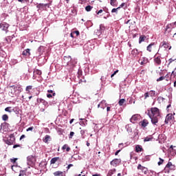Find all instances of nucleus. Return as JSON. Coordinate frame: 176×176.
Segmentation results:
<instances>
[{"mask_svg":"<svg viewBox=\"0 0 176 176\" xmlns=\"http://www.w3.org/2000/svg\"><path fill=\"white\" fill-rule=\"evenodd\" d=\"M148 116L151 120V123L157 126L159 122V118H160V110L157 107H152L150 111L148 112Z\"/></svg>","mask_w":176,"mask_h":176,"instance_id":"nucleus-1","label":"nucleus"},{"mask_svg":"<svg viewBox=\"0 0 176 176\" xmlns=\"http://www.w3.org/2000/svg\"><path fill=\"white\" fill-rule=\"evenodd\" d=\"M4 142L7 144V145H13L16 142V138L14 137V134H10L6 140H4Z\"/></svg>","mask_w":176,"mask_h":176,"instance_id":"nucleus-2","label":"nucleus"},{"mask_svg":"<svg viewBox=\"0 0 176 176\" xmlns=\"http://www.w3.org/2000/svg\"><path fill=\"white\" fill-rule=\"evenodd\" d=\"M71 56H65L64 57V63L66 64V65H69L70 67L72 65H75L76 64V62H72V61Z\"/></svg>","mask_w":176,"mask_h":176,"instance_id":"nucleus-3","label":"nucleus"},{"mask_svg":"<svg viewBox=\"0 0 176 176\" xmlns=\"http://www.w3.org/2000/svg\"><path fill=\"white\" fill-rule=\"evenodd\" d=\"M27 160H28V164L29 166H34V164H35V162H36V158H35V157L33 155H29L27 157Z\"/></svg>","mask_w":176,"mask_h":176,"instance_id":"nucleus-4","label":"nucleus"},{"mask_svg":"<svg viewBox=\"0 0 176 176\" xmlns=\"http://www.w3.org/2000/svg\"><path fill=\"white\" fill-rule=\"evenodd\" d=\"M11 87L14 90L15 93L17 94L18 96L21 93V91H23V88L20 85H12Z\"/></svg>","mask_w":176,"mask_h":176,"instance_id":"nucleus-5","label":"nucleus"},{"mask_svg":"<svg viewBox=\"0 0 176 176\" xmlns=\"http://www.w3.org/2000/svg\"><path fill=\"white\" fill-rule=\"evenodd\" d=\"M120 163H122V160L116 158L110 162V164L113 166V167H118Z\"/></svg>","mask_w":176,"mask_h":176,"instance_id":"nucleus-6","label":"nucleus"},{"mask_svg":"<svg viewBox=\"0 0 176 176\" xmlns=\"http://www.w3.org/2000/svg\"><path fill=\"white\" fill-rule=\"evenodd\" d=\"M160 47H164L166 50H171V45H170V43L166 42V41H162L160 43Z\"/></svg>","mask_w":176,"mask_h":176,"instance_id":"nucleus-7","label":"nucleus"},{"mask_svg":"<svg viewBox=\"0 0 176 176\" xmlns=\"http://www.w3.org/2000/svg\"><path fill=\"white\" fill-rule=\"evenodd\" d=\"M148 58L145 57H142L138 60V63L140 65H145V64H148Z\"/></svg>","mask_w":176,"mask_h":176,"instance_id":"nucleus-8","label":"nucleus"},{"mask_svg":"<svg viewBox=\"0 0 176 176\" xmlns=\"http://www.w3.org/2000/svg\"><path fill=\"white\" fill-rule=\"evenodd\" d=\"M8 94L10 97H16V96H18L17 94L14 90V89L12 87V86L10 87V91L8 92Z\"/></svg>","mask_w":176,"mask_h":176,"instance_id":"nucleus-9","label":"nucleus"},{"mask_svg":"<svg viewBox=\"0 0 176 176\" xmlns=\"http://www.w3.org/2000/svg\"><path fill=\"white\" fill-rule=\"evenodd\" d=\"M8 28H9V24H8V23H0V30L1 31H8Z\"/></svg>","mask_w":176,"mask_h":176,"instance_id":"nucleus-10","label":"nucleus"},{"mask_svg":"<svg viewBox=\"0 0 176 176\" xmlns=\"http://www.w3.org/2000/svg\"><path fill=\"white\" fill-rule=\"evenodd\" d=\"M167 168H169V170H175V165L173 164V163L169 162L166 165L165 170H167Z\"/></svg>","mask_w":176,"mask_h":176,"instance_id":"nucleus-11","label":"nucleus"},{"mask_svg":"<svg viewBox=\"0 0 176 176\" xmlns=\"http://www.w3.org/2000/svg\"><path fill=\"white\" fill-rule=\"evenodd\" d=\"M47 7V4L39 3L36 6V8L39 9V10H46V8Z\"/></svg>","mask_w":176,"mask_h":176,"instance_id":"nucleus-12","label":"nucleus"},{"mask_svg":"<svg viewBox=\"0 0 176 176\" xmlns=\"http://www.w3.org/2000/svg\"><path fill=\"white\" fill-rule=\"evenodd\" d=\"M173 118L174 116L171 113L168 114L165 119V124H168V122H170V120H173Z\"/></svg>","mask_w":176,"mask_h":176,"instance_id":"nucleus-13","label":"nucleus"},{"mask_svg":"<svg viewBox=\"0 0 176 176\" xmlns=\"http://www.w3.org/2000/svg\"><path fill=\"white\" fill-rule=\"evenodd\" d=\"M155 47H156V45H155V43H151L148 45V46H147V50L148 52H151L153 50V49H155Z\"/></svg>","mask_w":176,"mask_h":176,"instance_id":"nucleus-14","label":"nucleus"},{"mask_svg":"<svg viewBox=\"0 0 176 176\" xmlns=\"http://www.w3.org/2000/svg\"><path fill=\"white\" fill-rule=\"evenodd\" d=\"M52 140V138L50 137V135H46L43 138V142H45V144H48L49 141Z\"/></svg>","mask_w":176,"mask_h":176,"instance_id":"nucleus-15","label":"nucleus"},{"mask_svg":"<svg viewBox=\"0 0 176 176\" xmlns=\"http://www.w3.org/2000/svg\"><path fill=\"white\" fill-rule=\"evenodd\" d=\"M162 57L161 56H157L154 58V61L157 65H160L162 64Z\"/></svg>","mask_w":176,"mask_h":176,"instance_id":"nucleus-16","label":"nucleus"},{"mask_svg":"<svg viewBox=\"0 0 176 176\" xmlns=\"http://www.w3.org/2000/svg\"><path fill=\"white\" fill-rule=\"evenodd\" d=\"M131 123H135L137 122V120H138V114H135L133 115L131 118L130 119Z\"/></svg>","mask_w":176,"mask_h":176,"instance_id":"nucleus-17","label":"nucleus"},{"mask_svg":"<svg viewBox=\"0 0 176 176\" xmlns=\"http://www.w3.org/2000/svg\"><path fill=\"white\" fill-rule=\"evenodd\" d=\"M142 151H144V148H142V146L138 144L135 146V152L138 153L140 152H142Z\"/></svg>","mask_w":176,"mask_h":176,"instance_id":"nucleus-18","label":"nucleus"},{"mask_svg":"<svg viewBox=\"0 0 176 176\" xmlns=\"http://www.w3.org/2000/svg\"><path fill=\"white\" fill-rule=\"evenodd\" d=\"M148 124L149 122H148V120H144L142 122H140V124L142 127H146Z\"/></svg>","mask_w":176,"mask_h":176,"instance_id":"nucleus-19","label":"nucleus"},{"mask_svg":"<svg viewBox=\"0 0 176 176\" xmlns=\"http://www.w3.org/2000/svg\"><path fill=\"white\" fill-rule=\"evenodd\" d=\"M160 78L157 79V82H162V80H164L166 79V77L163 76V72L160 73Z\"/></svg>","mask_w":176,"mask_h":176,"instance_id":"nucleus-20","label":"nucleus"},{"mask_svg":"<svg viewBox=\"0 0 176 176\" xmlns=\"http://www.w3.org/2000/svg\"><path fill=\"white\" fill-rule=\"evenodd\" d=\"M54 176H64V172L58 170L54 173Z\"/></svg>","mask_w":176,"mask_h":176,"instance_id":"nucleus-21","label":"nucleus"},{"mask_svg":"<svg viewBox=\"0 0 176 176\" xmlns=\"http://www.w3.org/2000/svg\"><path fill=\"white\" fill-rule=\"evenodd\" d=\"M65 149L67 152H69V151H71V148L68 146V144H65L63 146L62 150L65 151Z\"/></svg>","mask_w":176,"mask_h":176,"instance_id":"nucleus-22","label":"nucleus"},{"mask_svg":"<svg viewBox=\"0 0 176 176\" xmlns=\"http://www.w3.org/2000/svg\"><path fill=\"white\" fill-rule=\"evenodd\" d=\"M30 49L25 50L22 53L23 56H30L31 53L30 52Z\"/></svg>","mask_w":176,"mask_h":176,"instance_id":"nucleus-23","label":"nucleus"},{"mask_svg":"<svg viewBox=\"0 0 176 176\" xmlns=\"http://www.w3.org/2000/svg\"><path fill=\"white\" fill-rule=\"evenodd\" d=\"M58 160H60V157H56L51 160L50 163H51V164H54L56 163V162H58Z\"/></svg>","mask_w":176,"mask_h":176,"instance_id":"nucleus-24","label":"nucleus"},{"mask_svg":"<svg viewBox=\"0 0 176 176\" xmlns=\"http://www.w3.org/2000/svg\"><path fill=\"white\" fill-rule=\"evenodd\" d=\"M116 173V169H111L110 170H109L107 176H112L113 175V174H115Z\"/></svg>","mask_w":176,"mask_h":176,"instance_id":"nucleus-25","label":"nucleus"},{"mask_svg":"<svg viewBox=\"0 0 176 176\" xmlns=\"http://www.w3.org/2000/svg\"><path fill=\"white\" fill-rule=\"evenodd\" d=\"M131 54L133 57H136L138 54V50L134 49L131 51Z\"/></svg>","mask_w":176,"mask_h":176,"instance_id":"nucleus-26","label":"nucleus"},{"mask_svg":"<svg viewBox=\"0 0 176 176\" xmlns=\"http://www.w3.org/2000/svg\"><path fill=\"white\" fill-rule=\"evenodd\" d=\"M47 166V162L45 161H41L39 164V167H46Z\"/></svg>","mask_w":176,"mask_h":176,"instance_id":"nucleus-27","label":"nucleus"},{"mask_svg":"<svg viewBox=\"0 0 176 176\" xmlns=\"http://www.w3.org/2000/svg\"><path fill=\"white\" fill-rule=\"evenodd\" d=\"M34 74L35 75H42V72L38 69H34Z\"/></svg>","mask_w":176,"mask_h":176,"instance_id":"nucleus-28","label":"nucleus"},{"mask_svg":"<svg viewBox=\"0 0 176 176\" xmlns=\"http://www.w3.org/2000/svg\"><path fill=\"white\" fill-rule=\"evenodd\" d=\"M148 94L151 97H155V96H156V92L155 91H148Z\"/></svg>","mask_w":176,"mask_h":176,"instance_id":"nucleus-29","label":"nucleus"},{"mask_svg":"<svg viewBox=\"0 0 176 176\" xmlns=\"http://www.w3.org/2000/svg\"><path fill=\"white\" fill-rule=\"evenodd\" d=\"M124 102H126L125 99H120L118 102V104L120 105V107H122V105H123Z\"/></svg>","mask_w":176,"mask_h":176,"instance_id":"nucleus-30","label":"nucleus"},{"mask_svg":"<svg viewBox=\"0 0 176 176\" xmlns=\"http://www.w3.org/2000/svg\"><path fill=\"white\" fill-rule=\"evenodd\" d=\"M146 37L145 36H140L139 38V43H141L142 42H144L145 41V38Z\"/></svg>","mask_w":176,"mask_h":176,"instance_id":"nucleus-31","label":"nucleus"},{"mask_svg":"<svg viewBox=\"0 0 176 176\" xmlns=\"http://www.w3.org/2000/svg\"><path fill=\"white\" fill-rule=\"evenodd\" d=\"M138 170H141V171H144V170H145V167L141 165V164H139L138 166Z\"/></svg>","mask_w":176,"mask_h":176,"instance_id":"nucleus-32","label":"nucleus"},{"mask_svg":"<svg viewBox=\"0 0 176 176\" xmlns=\"http://www.w3.org/2000/svg\"><path fill=\"white\" fill-rule=\"evenodd\" d=\"M30 90H32V85H29L26 87L25 91H28V94H30Z\"/></svg>","mask_w":176,"mask_h":176,"instance_id":"nucleus-33","label":"nucleus"},{"mask_svg":"<svg viewBox=\"0 0 176 176\" xmlns=\"http://www.w3.org/2000/svg\"><path fill=\"white\" fill-rule=\"evenodd\" d=\"M92 8H93V6H87L85 7V10L87 12H91Z\"/></svg>","mask_w":176,"mask_h":176,"instance_id":"nucleus-34","label":"nucleus"},{"mask_svg":"<svg viewBox=\"0 0 176 176\" xmlns=\"http://www.w3.org/2000/svg\"><path fill=\"white\" fill-rule=\"evenodd\" d=\"M2 119L6 122V120H8V119H9V116H8V114H4L2 116Z\"/></svg>","mask_w":176,"mask_h":176,"instance_id":"nucleus-35","label":"nucleus"},{"mask_svg":"<svg viewBox=\"0 0 176 176\" xmlns=\"http://www.w3.org/2000/svg\"><path fill=\"white\" fill-rule=\"evenodd\" d=\"M119 9H120V7H118L117 8H113L111 10V13H116V14H118V10H119Z\"/></svg>","mask_w":176,"mask_h":176,"instance_id":"nucleus-36","label":"nucleus"},{"mask_svg":"<svg viewBox=\"0 0 176 176\" xmlns=\"http://www.w3.org/2000/svg\"><path fill=\"white\" fill-rule=\"evenodd\" d=\"M164 78H165L164 80H166V82L170 81V75L168 74H167L166 76H164Z\"/></svg>","mask_w":176,"mask_h":176,"instance_id":"nucleus-37","label":"nucleus"},{"mask_svg":"<svg viewBox=\"0 0 176 176\" xmlns=\"http://www.w3.org/2000/svg\"><path fill=\"white\" fill-rule=\"evenodd\" d=\"M149 141H152V137H146L144 140V142H148Z\"/></svg>","mask_w":176,"mask_h":176,"instance_id":"nucleus-38","label":"nucleus"},{"mask_svg":"<svg viewBox=\"0 0 176 176\" xmlns=\"http://www.w3.org/2000/svg\"><path fill=\"white\" fill-rule=\"evenodd\" d=\"M42 50H43V46L39 47L38 49V52L39 54H42L43 53V51H42Z\"/></svg>","mask_w":176,"mask_h":176,"instance_id":"nucleus-39","label":"nucleus"},{"mask_svg":"<svg viewBox=\"0 0 176 176\" xmlns=\"http://www.w3.org/2000/svg\"><path fill=\"white\" fill-rule=\"evenodd\" d=\"M110 4L111 6H116V0H110Z\"/></svg>","mask_w":176,"mask_h":176,"instance_id":"nucleus-40","label":"nucleus"},{"mask_svg":"<svg viewBox=\"0 0 176 176\" xmlns=\"http://www.w3.org/2000/svg\"><path fill=\"white\" fill-rule=\"evenodd\" d=\"M80 134L82 135V138H85V134H86V130H85V129L81 130L80 131Z\"/></svg>","mask_w":176,"mask_h":176,"instance_id":"nucleus-41","label":"nucleus"},{"mask_svg":"<svg viewBox=\"0 0 176 176\" xmlns=\"http://www.w3.org/2000/svg\"><path fill=\"white\" fill-rule=\"evenodd\" d=\"M25 173H27V170H21L19 176H24Z\"/></svg>","mask_w":176,"mask_h":176,"instance_id":"nucleus-42","label":"nucleus"},{"mask_svg":"<svg viewBox=\"0 0 176 176\" xmlns=\"http://www.w3.org/2000/svg\"><path fill=\"white\" fill-rule=\"evenodd\" d=\"M163 163H164V160L160 157V162H158V166H162Z\"/></svg>","mask_w":176,"mask_h":176,"instance_id":"nucleus-43","label":"nucleus"},{"mask_svg":"<svg viewBox=\"0 0 176 176\" xmlns=\"http://www.w3.org/2000/svg\"><path fill=\"white\" fill-rule=\"evenodd\" d=\"M10 109H12V107H8L5 109V111H6V112H9L10 113H12V111Z\"/></svg>","mask_w":176,"mask_h":176,"instance_id":"nucleus-44","label":"nucleus"},{"mask_svg":"<svg viewBox=\"0 0 176 176\" xmlns=\"http://www.w3.org/2000/svg\"><path fill=\"white\" fill-rule=\"evenodd\" d=\"M47 93H51V94H52L53 97H54V96H56V94H55L54 91H53V90H52V89H48V90H47Z\"/></svg>","mask_w":176,"mask_h":176,"instance_id":"nucleus-45","label":"nucleus"},{"mask_svg":"<svg viewBox=\"0 0 176 176\" xmlns=\"http://www.w3.org/2000/svg\"><path fill=\"white\" fill-rule=\"evenodd\" d=\"M43 105H45V107H49V103L46 100H43L42 102Z\"/></svg>","mask_w":176,"mask_h":176,"instance_id":"nucleus-46","label":"nucleus"},{"mask_svg":"<svg viewBox=\"0 0 176 176\" xmlns=\"http://www.w3.org/2000/svg\"><path fill=\"white\" fill-rule=\"evenodd\" d=\"M10 162H11V163L14 164V163H16V162H17V158H12V159H10Z\"/></svg>","mask_w":176,"mask_h":176,"instance_id":"nucleus-47","label":"nucleus"},{"mask_svg":"<svg viewBox=\"0 0 176 176\" xmlns=\"http://www.w3.org/2000/svg\"><path fill=\"white\" fill-rule=\"evenodd\" d=\"M36 101L38 104H41V103L42 104V102L44 101V100L42 98H37Z\"/></svg>","mask_w":176,"mask_h":176,"instance_id":"nucleus-48","label":"nucleus"},{"mask_svg":"<svg viewBox=\"0 0 176 176\" xmlns=\"http://www.w3.org/2000/svg\"><path fill=\"white\" fill-rule=\"evenodd\" d=\"M149 97V92H146L144 94V100H146Z\"/></svg>","mask_w":176,"mask_h":176,"instance_id":"nucleus-49","label":"nucleus"},{"mask_svg":"<svg viewBox=\"0 0 176 176\" xmlns=\"http://www.w3.org/2000/svg\"><path fill=\"white\" fill-rule=\"evenodd\" d=\"M171 27H173V24L170 23V24L167 25L166 27V31H167V30L171 28Z\"/></svg>","mask_w":176,"mask_h":176,"instance_id":"nucleus-50","label":"nucleus"},{"mask_svg":"<svg viewBox=\"0 0 176 176\" xmlns=\"http://www.w3.org/2000/svg\"><path fill=\"white\" fill-rule=\"evenodd\" d=\"M34 130V126L29 127L26 129V131H32Z\"/></svg>","mask_w":176,"mask_h":176,"instance_id":"nucleus-51","label":"nucleus"},{"mask_svg":"<svg viewBox=\"0 0 176 176\" xmlns=\"http://www.w3.org/2000/svg\"><path fill=\"white\" fill-rule=\"evenodd\" d=\"M73 34H76V36H79L80 35V32L78 30L73 32Z\"/></svg>","mask_w":176,"mask_h":176,"instance_id":"nucleus-52","label":"nucleus"},{"mask_svg":"<svg viewBox=\"0 0 176 176\" xmlns=\"http://www.w3.org/2000/svg\"><path fill=\"white\" fill-rule=\"evenodd\" d=\"M71 167H74V164H69L67 166V170H69V169L71 168Z\"/></svg>","mask_w":176,"mask_h":176,"instance_id":"nucleus-53","label":"nucleus"},{"mask_svg":"<svg viewBox=\"0 0 176 176\" xmlns=\"http://www.w3.org/2000/svg\"><path fill=\"white\" fill-rule=\"evenodd\" d=\"M75 135V133H74V132H70V135H69V138H72V137H74V135Z\"/></svg>","mask_w":176,"mask_h":176,"instance_id":"nucleus-54","label":"nucleus"},{"mask_svg":"<svg viewBox=\"0 0 176 176\" xmlns=\"http://www.w3.org/2000/svg\"><path fill=\"white\" fill-rule=\"evenodd\" d=\"M118 72H119V70L115 71L114 73L113 74H111V78H112L113 76H115V75H116V74H118Z\"/></svg>","mask_w":176,"mask_h":176,"instance_id":"nucleus-55","label":"nucleus"},{"mask_svg":"<svg viewBox=\"0 0 176 176\" xmlns=\"http://www.w3.org/2000/svg\"><path fill=\"white\" fill-rule=\"evenodd\" d=\"M144 174H148V168H145L144 170H142Z\"/></svg>","mask_w":176,"mask_h":176,"instance_id":"nucleus-56","label":"nucleus"},{"mask_svg":"<svg viewBox=\"0 0 176 176\" xmlns=\"http://www.w3.org/2000/svg\"><path fill=\"white\" fill-rule=\"evenodd\" d=\"M123 143H120L119 144H118V146H119V148H121V151L123 149Z\"/></svg>","mask_w":176,"mask_h":176,"instance_id":"nucleus-57","label":"nucleus"},{"mask_svg":"<svg viewBox=\"0 0 176 176\" xmlns=\"http://www.w3.org/2000/svg\"><path fill=\"white\" fill-rule=\"evenodd\" d=\"M14 149H16V148H20V144H14L13 146Z\"/></svg>","mask_w":176,"mask_h":176,"instance_id":"nucleus-58","label":"nucleus"},{"mask_svg":"<svg viewBox=\"0 0 176 176\" xmlns=\"http://www.w3.org/2000/svg\"><path fill=\"white\" fill-rule=\"evenodd\" d=\"M171 76H173L174 78H175V76H176V72H172Z\"/></svg>","mask_w":176,"mask_h":176,"instance_id":"nucleus-59","label":"nucleus"},{"mask_svg":"<svg viewBox=\"0 0 176 176\" xmlns=\"http://www.w3.org/2000/svg\"><path fill=\"white\" fill-rule=\"evenodd\" d=\"M47 98H52V97H53V95L48 94H47Z\"/></svg>","mask_w":176,"mask_h":176,"instance_id":"nucleus-60","label":"nucleus"},{"mask_svg":"<svg viewBox=\"0 0 176 176\" xmlns=\"http://www.w3.org/2000/svg\"><path fill=\"white\" fill-rule=\"evenodd\" d=\"M122 150H118L116 153H115V155L118 156V155H119V153Z\"/></svg>","mask_w":176,"mask_h":176,"instance_id":"nucleus-61","label":"nucleus"},{"mask_svg":"<svg viewBox=\"0 0 176 176\" xmlns=\"http://www.w3.org/2000/svg\"><path fill=\"white\" fill-rule=\"evenodd\" d=\"M18 2H21L23 3L24 2H27V0H18Z\"/></svg>","mask_w":176,"mask_h":176,"instance_id":"nucleus-62","label":"nucleus"},{"mask_svg":"<svg viewBox=\"0 0 176 176\" xmlns=\"http://www.w3.org/2000/svg\"><path fill=\"white\" fill-rule=\"evenodd\" d=\"M23 138H25V135H22L20 138V140H23Z\"/></svg>","mask_w":176,"mask_h":176,"instance_id":"nucleus-63","label":"nucleus"},{"mask_svg":"<svg viewBox=\"0 0 176 176\" xmlns=\"http://www.w3.org/2000/svg\"><path fill=\"white\" fill-rule=\"evenodd\" d=\"M100 13H102V10H100L97 12V14H100Z\"/></svg>","mask_w":176,"mask_h":176,"instance_id":"nucleus-64","label":"nucleus"}]
</instances>
